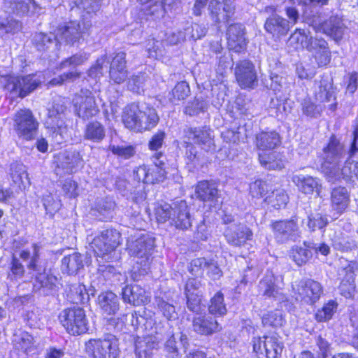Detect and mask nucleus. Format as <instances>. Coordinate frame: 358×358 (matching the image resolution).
<instances>
[{
	"mask_svg": "<svg viewBox=\"0 0 358 358\" xmlns=\"http://www.w3.org/2000/svg\"><path fill=\"white\" fill-rule=\"evenodd\" d=\"M67 103V99L57 96L47 108L44 125L48 129L52 143L55 145H61L69 137L66 124Z\"/></svg>",
	"mask_w": 358,
	"mask_h": 358,
	"instance_id": "obj_1",
	"label": "nucleus"
},
{
	"mask_svg": "<svg viewBox=\"0 0 358 358\" xmlns=\"http://www.w3.org/2000/svg\"><path fill=\"white\" fill-rule=\"evenodd\" d=\"M122 118L124 126L135 132L150 130L155 127L159 121L155 108L138 103L127 105L123 110Z\"/></svg>",
	"mask_w": 358,
	"mask_h": 358,
	"instance_id": "obj_2",
	"label": "nucleus"
},
{
	"mask_svg": "<svg viewBox=\"0 0 358 358\" xmlns=\"http://www.w3.org/2000/svg\"><path fill=\"white\" fill-rule=\"evenodd\" d=\"M155 241V238L148 234H142L136 239L129 238L127 241L129 254L137 258L135 268L140 275H144L150 271Z\"/></svg>",
	"mask_w": 358,
	"mask_h": 358,
	"instance_id": "obj_3",
	"label": "nucleus"
},
{
	"mask_svg": "<svg viewBox=\"0 0 358 358\" xmlns=\"http://www.w3.org/2000/svg\"><path fill=\"white\" fill-rule=\"evenodd\" d=\"M346 156L348 152L344 144L332 135L327 145L323 148V162L321 165L322 173L328 182L338 176L339 167Z\"/></svg>",
	"mask_w": 358,
	"mask_h": 358,
	"instance_id": "obj_4",
	"label": "nucleus"
},
{
	"mask_svg": "<svg viewBox=\"0 0 358 358\" xmlns=\"http://www.w3.org/2000/svg\"><path fill=\"white\" fill-rule=\"evenodd\" d=\"M85 346L87 354L92 358H117L120 355L118 340L113 334L90 339Z\"/></svg>",
	"mask_w": 358,
	"mask_h": 358,
	"instance_id": "obj_5",
	"label": "nucleus"
},
{
	"mask_svg": "<svg viewBox=\"0 0 358 358\" xmlns=\"http://www.w3.org/2000/svg\"><path fill=\"white\" fill-rule=\"evenodd\" d=\"M59 319L66 331L73 336L85 334L88 330V320L83 308L73 306L65 308L59 315Z\"/></svg>",
	"mask_w": 358,
	"mask_h": 358,
	"instance_id": "obj_6",
	"label": "nucleus"
},
{
	"mask_svg": "<svg viewBox=\"0 0 358 358\" xmlns=\"http://www.w3.org/2000/svg\"><path fill=\"white\" fill-rule=\"evenodd\" d=\"M91 24L84 21H70L59 25L55 30L59 45L61 43L73 46L84 41Z\"/></svg>",
	"mask_w": 358,
	"mask_h": 358,
	"instance_id": "obj_7",
	"label": "nucleus"
},
{
	"mask_svg": "<svg viewBox=\"0 0 358 358\" xmlns=\"http://www.w3.org/2000/svg\"><path fill=\"white\" fill-rule=\"evenodd\" d=\"M4 88L21 98H24L41 84V80L34 74L25 76H3L1 78Z\"/></svg>",
	"mask_w": 358,
	"mask_h": 358,
	"instance_id": "obj_8",
	"label": "nucleus"
},
{
	"mask_svg": "<svg viewBox=\"0 0 358 358\" xmlns=\"http://www.w3.org/2000/svg\"><path fill=\"white\" fill-rule=\"evenodd\" d=\"M13 129L17 135L27 141L34 138L38 122L29 109H20L13 115Z\"/></svg>",
	"mask_w": 358,
	"mask_h": 358,
	"instance_id": "obj_9",
	"label": "nucleus"
},
{
	"mask_svg": "<svg viewBox=\"0 0 358 358\" xmlns=\"http://www.w3.org/2000/svg\"><path fill=\"white\" fill-rule=\"evenodd\" d=\"M271 226L274 238L279 243L296 242L301 237V231L296 215L289 219L275 221Z\"/></svg>",
	"mask_w": 358,
	"mask_h": 358,
	"instance_id": "obj_10",
	"label": "nucleus"
},
{
	"mask_svg": "<svg viewBox=\"0 0 358 358\" xmlns=\"http://www.w3.org/2000/svg\"><path fill=\"white\" fill-rule=\"evenodd\" d=\"M252 343L253 352L258 358H278L283 349L282 342L275 335L255 337Z\"/></svg>",
	"mask_w": 358,
	"mask_h": 358,
	"instance_id": "obj_11",
	"label": "nucleus"
},
{
	"mask_svg": "<svg viewBox=\"0 0 358 358\" xmlns=\"http://www.w3.org/2000/svg\"><path fill=\"white\" fill-rule=\"evenodd\" d=\"M120 233L115 229H108L101 232L91 243V247L98 256L105 257L120 243Z\"/></svg>",
	"mask_w": 358,
	"mask_h": 358,
	"instance_id": "obj_12",
	"label": "nucleus"
},
{
	"mask_svg": "<svg viewBox=\"0 0 358 358\" xmlns=\"http://www.w3.org/2000/svg\"><path fill=\"white\" fill-rule=\"evenodd\" d=\"M264 12L268 15L264 23L265 31L275 39L286 36L291 28L289 21L278 15L273 6H266Z\"/></svg>",
	"mask_w": 358,
	"mask_h": 358,
	"instance_id": "obj_13",
	"label": "nucleus"
},
{
	"mask_svg": "<svg viewBox=\"0 0 358 358\" xmlns=\"http://www.w3.org/2000/svg\"><path fill=\"white\" fill-rule=\"evenodd\" d=\"M296 299L304 301L313 305L319 301L323 294V287L320 282L313 279L306 278L300 280L292 286Z\"/></svg>",
	"mask_w": 358,
	"mask_h": 358,
	"instance_id": "obj_14",
	"label": "nucleus"
},
{
	"mask_svg": "<svg viewBox=\"0 0 358 358\" xmlns=\"http://www.w3.org/2000/svg\"><path fill=\"white\" fill-rule=\"evenodd\" d=\"M75 110L78 116L88 119L96 115L98 106L92 92L88 90H81L73 99Z\"/></svg>",
	"mask_w": 358,
	"mask_h": 358,
	"instance_id": "obj_15",
	"label": "nucleus"
},
{
	"mask_svg": "<svg viewBox=\"0 0 358 358\" xmlns=\"http://www.w3.org/2000/svg\"><path fill=\"white\" fill-rule=\"evenodd\" d=\"M96 278L93 280L91 286L100 289L107 283L117 286L126 282L127 277L125 273L119 271L112 265H101L98 268Z\"/></svg>",
	"mask_w": 358,
	"mask_h": 358,
	"instance_id": "obj_16",
	"label": "nucleus"
},
{
	"mask_svg": "<svg viewBox=\"0 0 358 358\" xmlns=\"http://www.w3.org/2000/svg\"><path fill=\"white\" fill-rule=\"evenodd\" d=\"M357 153H358V126H356L352 132V141L350 143L349 150L348 152V157L344 162V165L339 167L338 176L335 178L330 179L329 182L334 183L340 181L341 178L345 180H351L354 177V172L355 169L357 168V162L351 160Z\"/></svg>",
	"mask_w": 358,
	"mask_h": 358,
	"instance_id": "obj_17",
	"label": "nucleus"
},
{
	"mask_svg": "<svg viewBox=\"0 0 358 358\" xmlns=\"http://www.w3.org/2000/svg\"><path fill=\"white\" fill-rule=\"evenodd\" d=\"M54 159L57 174L60 171L64 173H72L83 162L82 155L76 150L60 152L55 155Z\"/></svg>",
	"mask_w": 358,
	"mask_h": 358,
	"instance_id": "obj_18",
	"label": "nucleus"
},
{
	"mask_svg": "<svg viewBox=\"0 0 358 358\" xmlns=\"http://www.w3.org/2000/svg\"><path fill=\"white\" fill-rule=\"evenodd\" d=\"M206 271L207 275L213 280H219L223 275L217 261L212 259L199 257L192 259L189 271L194 275H201Z\"/></svg>",
	"mask_w": 358,
	"mask_h": 358,
	"instance_id": "obj_19",
	"label": "nucleus"
},
{
	"mask_svg": "<svg viewBox=\"0 0 358 358\" xmlns=\"http://www.w3.org/2000/svg\"><path fill=\"white\" fill-rule=\"evenodd\" d=\"M235 76L242 88L253 89L257 85V74L255 65L250 60L239 62L235 68Z\"/></svg>",
	"mask_w": 358,
	"mask_h": 358,
	"instance_id": "obj_20",
	"label": "nucleus"
},
{
	"mask_svg": "<svg viewBox=\"0 0 358 358\" xmlns=\"http://www.w3.org/2000/svg\"><path fill=\"white\" fill-rule=\"evenodd\" d=\"M306 50L311 53L319 66H326L331 61L329 44L322 37L311 36Z\"/></svg>",
	"mask_w": 358,
	"mask_h": 358,
	"instance_id": "obj_21",
	"label": "nucleus"
},
{
	"mask_svg": "<svg viewBox=\"0 0 358 358\" xmlns=\"http://www.w3.org/2000/svg\"><path fill=\"white\" fill-rule=\"evenodd\" d=\"M339 261V271L345 273V280H343L339 287L341 294L345 297H350L355 289L354 275L358 271V263L355 261H349L341 257Z\"/></svg>",
	"mask_w": 358,
	"mask_h": 358,
	"instance_id": "obj_22",
	"label": "nucleus"
},
{
	"mask_svg": "<svg viewBox=\"0 0 358 358\" xmlns=\"http://www.w3.org/2000/svg\"><path fill=\"white\" fill-rule=\"evenodd\" d=\"M224 235L229 244L240 247L247 241L251 240L253 234L246 225L238 223L227 226L224 229Z\"/></svg>",
	"mask_w": 358,
	"mask_h": 358,
	"instance_id": "obj_23",
	"label": "nucleus"
},
{
	"mask_svg": "<svg viewBox=\"0 0 358 358\" xmlns=\"http://www.w3.org/2000/svg\"><path fill=\"white\" fill-rule=\"evenodd\" d=\"M58 278L46 271L36 275L34 289L41 295L54 296L57 294L59 287L57 286Z\"/></svg>",
	"mask_w": 358,
	"mask_h": 358,
	"instance_id": "obj_24",
	"label": "nucleus"
},
{
	"mask_svg": "<svg viewBox=\"0 0 358 358\" xmlns=\"http://www.w3.org/2000/svg\"><path fill=\"white\" fill-rule=\"evenodd\" d=\"M294 4H302L303 16L306 22L315 26L320 24V8L328 3L329 0H290Z\"/></svg>",
	"mask_w": 358,
	"mask_h": 358,
	"instance_id": "obj_25",
	"label": "nucleus"
},
{
	"mask_svg": "<svg viewBox=\"0 0 358 358\" xmlns=\"http://www.w3.org/2000/svg\"><path fill=\"white\" fill-rule=\"evenodd\" d=\"M192 217L187 203L184 200L174 203L171 224L179 230H187L192 227Z\"/></svg>",
	"mask_w": 358,
	"mask_h": 358,
	"instance_id": "obj_26",
	"label": "nucleus"
},
{
	"mask_svg": "<svg viewBox=\"0 0 358 358\" xmlns=\"http://www.w3.org/2000/svg\"><path fill=\"white\" fill-rule=\"evenodd\" d=\"M192 329L199 335L208 336L221 331L222 326L214 317L200 315L194 317Z\"/></svg>",
	"mask_w": 358,
	"mask_h": 358,
	"instance_id": "obj_27",
	"label": "nucleus"
},
{
	"mask_svg": "<svg viewBox=\"0 0 358 358\" xmlns=\"http://www.w3.org/2000/svg\"><path fill=\"white\" fill-rule=\"evenodd\" d=\"M234 9L230 0H225L222 3L212 0L208 6L210 17L216 24L228 22L234 15Z\"/></svg>",
	"mask_w": 358,
	"mask_h": 358,
	"instance_id": "obj_28",
	"label": "nucleus"
},
{
	"mask_svg": "<svg viewBox=\"0 0 358 358\" xmlns=\"http://www.w3.org/2000/svg\"><path fill=\"white\" fill-rule=\"evenodd\" d=\"M122 297L124 303L138 306L148 303L150 296L144 288L134 284L126 285L122 289Z\"/></svg>",
	"mask_w": 358,
	"mask_h": 358,
	"instance_id": "obj_29",
	"label": "nucleus"
},
{
	"mask_svg": "<svg viewBox=\"0 0 358 358\" xmlns=\"http://www.w3.org/2000/svg\"><path fill=\"white\" fill-rule=\"evenodd\" d=\"M227 43L229 49L236 52L245 50L247 45L245 37V27L241 23L231 24L228 27Z\"/></svg>",
	"mask_w": 358,
	"mask_h": 358,
	"instance_id": "obj_30",
	"label": "nucleus"
},
{
	"mask_svg": "<svg viewBox=\"0 0 358 358\" xmlns=\"http://www.w3.org/2000/svg\"><path fill=\"white\" fill-rule=\"evenodd\" d=\"M109 76L110 80L116 84H121L127 78L128 71L124 52H117L113 58L110 64Z\"/></svg>",
	"mask_w": 358,
	"mask_h": 358,
	"instance_id": "obj_31",
	"label": "nucleus"
},
{
	"mask_svg": "<svg viewBox=\"0 0 358 358\" xmlns=\"http://www.w3.org/2000/svg\"><path fill=\"white\" fill-rule=\"evenodd\" d=\"M40 249L41 247L38 244L34 243L31 253L28 250H22L20 252V258L27 262L28 271L35 275L46 271L45 266L40 259Z\"/></svg>",
	"mask_w": 358,
	"mask_h": 358,
	"instance_id": "obj_32",
	"label": "nucleus"
},
{
	"mask_svg": "<svg viewBox=\"0 0 358 358\" xmlns=\"http://www.w3.org/2000/svg\"><path fill=\"white\" fill-rule=\"evenodd\" d=\"M195 194L199 200L208 203L210 206L215 205L220 198L216 185L207 180L200 181L197 184Z\"/></svg>",
	"mask_w": 358,
	"mask_h": 358,
	"instance_id": "obj_33",
	"label": "nucleus"
},
{
	"mask_svg": "<svg viewBox=\"0 0 358 358\" xmlns=\"http://www.w3.org/2000/svg\"><path fill=\"white\" fill-rule=\"evenodd\" d=\"M34 0H4L3 9L9 15L22 17L34 10Z\"/></svg>",
	"mask_w": 358,
	"mask_h": 358,
	"instance_id": "obj_34",
	"label": "nucleus"
},
{
	"mask_svg": "<svg viewBox=\"0 0 358 358\" xmlns=\"http://www.w3.org/2000/svg\"><path fill=\"white\" fill-rule=\"evenodd\" d=\"M260 293L267 297L280 302L285 300V296L275 283V278L272 274L266 275L259 283Z\"/></svg>",
	"mask_w": 358,
	"mask_h": 358,
	"instance_id": "obj_35",
	"label": "nucleus"
},
{
	"mask_svg": "<svg viewBox=\"0 0 358 358\" xmlns=\"http://www.w3.org/2000/svg\"><path fill=\"white\" fill-rule=\"evenodd\" d=\"M32 43L40 52L54 51L59 49L56 33H35L32 38Z\"/></svg>",
	"mask_w": 358,
	"mask_h": 358,
	"instance_id": "obj_36",
	"label": "nucleus"
},
{
	"mask_svg": "<svg viewBox=\"0 0 358 358\" xmlns=\"http://www.w3.org/2000/svg\"><path fill=\"white\" fill-rule=\"evenodd\" d=\"M281 143L280 135L274 130L262 131L256 134L255 145L259 150H273Z\"/></svg>",
	"mask_w": 358,
	"mask_h": 358,
	"instance_id": "obj_37",
	"label": "nucleus"
},
{
	"mask_svg": "<svg viewBox=\"0 0 358 358\" xmlns=\"http://www.w3.org/2000/svg\"><path fill=\"white\" fill-rule=\"evenodd\" d=\"M155 160L154 164L148 166V183L154 184L163 182L166 176V166L163 158H165L162 152H158L154 156Z\"/></svg>",
	"mask_w": 358,
	"mask_h": 358,
	"instance_id": "obj_38",
	"label": "nucleus"
},
{
	"mask_svg": "<svg viewBox=\"0 0 358 358\" xmlns=\"http://www.w3.org/2000/svg\"><path fill=\"white\" fill-rule=\"evenodd\" d=\"M84 268V257L79 252L64 256L62 259L61 270L63 273L74 275Z\"/></svg>",
	"mask_w": 358,
	"mask_h": 358,
	"instance_id": "obj_39",
	"label": "nucleus"
},
{
	"mask_svg": "<svg viewBox=\"0 0 358 358\" xmlns=\"http://www.w3.org/2000/svg\"><path fill=\"white\" fill-rule=\"evenodd\" d=\"M324 32L332 37L335 41L341 40L345 30L341 17L338 15H332L330 17L322 24Z\"/></svg>",
	"mask_w": 358,
	"mask_h": 358,
	"instance_id": "obj_40",
	"label": "nucleus"
},
{
	"mask_svg": "<svg viewBox=\"0 0 358 358\" xmlns=\"http://www.w3.org/2000/svg\"><path fill=\"white\" fill-rule=\"evenodd\" d=\"M332 208L338 213L342 214L349 206L350 193L345 187H337L332 189L331 194Z\"/></svg>",
	"mask_w": 358,
	"mask_h": 358,
	"instance_id": "obj_41",
	"label": "nucleus"
},
{
	"mask_svg": "<svg viewBox=\"0 0 358 358\" xmlns=\"http://www.w3.org/2000/svg\"><path fill=\"white\" fill-rule=\"evenodd\" d=\"M98 301L101 310L108 315H115L120 309V299L112 292L101 293Z\"/></svg>",
	"mask_w": 358,
	"mask_h": 358,
	"instance_id": "obj_42",
	"label": "nucleus"
},
{
	"mask_svg": "<svg viewBox=\"0 0 358 358\" xmlns=\"http://www.w3.org/2000/svg\"><path fill=\"white\" fill-rule=\"evenodd\" d=\"M186 136L194 143L209 147L212 143L210 129L206 127H187L184 130Z\"/></svg>",
	"mask_w": 358,
	"mask_h": 358,
	"instance_id": "obj_43",
	"label": "nucleus"
},
{
	"mask_svg": "<svg viewBox=\"0 0 358 358\" xmlns=\"http://www.w3.org/2000/svg\"><path fill=\"white\" fill-rule=\"evenodd\" d=\"M115 205V202L109 198L99 199L92 207L91 213L100 220L110 219Z\"/></svg>",
	"mask_w": 358,
	"mask_h": 358,
	"instance_id": "obj_44",
	"label": "nucleus"
},
{
	"mask_svg": "<svg viewBox=\"0 0 358 358\" xmlns=\"http://www.w3.org/2000/svg\"><path fill=\"white\" fill-rule=\"evenodd\" d=\"M261 165L268 170H280L285 167L286 158L280 152H272L259 154Z\"/></svg>",
	"mask_w": 358,
	"mask_h": 358,
	"instance_id": "obj_45",
	"label": "nucleus"
},
{
	"mask_svg": "<svg viewBox=\"0 0 358 358\" xmlns=\"http://www.w3.org/2000/svg\"><path fill=\"white\" fill-rule=\"evenodd\" d=\"M317 90L315 91L316 98L322 102H329L335 100V91L333 87L332 80L328 76H322L321 79L315 81Z\"/></svg>",
	"mask_w": 358,
	"mask_h": 358,
	"instance_id": "obj_46",
	"label": "nucleus"
},
{
	"mask_svg": "<svg viewBox=\"0 0 358 358\" xmlns=\"http://www.w3.org/2000/svg\"><path fill=\"white\" fill-rule=\"evenodd\" d=\"M292 181L298 187L299 189L304 194H312L316 191L318 194L321 185L319 180L310 176L294 175Z\"/></svg>",
	"mask_w": 358,
	"mask_h": 358,
	"instance_id": "obj_47",
	"label": "nucleus"
},
{
	"mask_svg": "<svg viewBox=\"0 0 358 358\" xmlns=\"http://www.w3.org/2000/svg\"><path fill=\"white\" fill-rule=\"evenodd\" d=\"M106 136L104 126L98 121L90 122L84 131V138L93 143L101 142Z\"/></svg>",
	"mask_w": 358,
	"mask_h": 358,
	"instance_id": "obj_48",
	"label": "nucleus"
},
{
	"mask_svg": "<svg viewBox=\"0 0 358 358\" xmlns=\"http://www.w3.org/2000/svg\"><path fill=\"white\" fill-rule=\"evenodd\" d=\"M158 342L152 336L138 339L135 342L136 358H147L152 354V350L157 348Z\"/></svg>",
	"mask_w": 358,
	"mask_h": 358,
	"instance_id": "obj_49",
	"label": "nucleus"
},
{
	"mask_svg": "<svg viewBox=\"0 0 358 358\" xmlns=\"http://www.w3.org/2000/svg\"><path fill=\"white\" fill-rule=\"evenodd\" d=\"M312 250L303 245V246H294L291 250V257L293 261L299 266L307 264L313 257Z\"/></svg>",
	"mask_w": 358,
	"mask_h": 358,
	"instance_id": "obj_50",
	"label": "nucleus"
},
{
	"mask_svg": "<svg viewBox=\"0 0 358 358\" xmlns=\"http://www.w3.org/2000/svg\"><path fill=\"white\" fill-rule=\"evenodd\" d=\"M338 309V303L330 300L318 309L315 314V319L318 322H325L330 320Z\"/></svg>",
	"mask_w": 358,
	"mask_h": 358,
	"instance_id": "obj_51",
	"label": "nucleus"
},
{
	"mask_svg": "<svg viewBox=\"0 0 358 358\" xmlns=\"http://www.w3.org/2000/svg\"><path fill=\"white\" fill-rule=\"evenodd\" d=\"M310 32L308 29H296L290 36L289 41L296 49H306L310 38Z\"/></svg>",
	"mask_w": 358,
	"mask_h": 358,
	"instance_id": "obj_52",
	"label": "nucleus"
},
{
	"mask_svg": "<svg viewBox=\"0 0 358 358\" xmlns=\"http://www.w3.org/2000/svg\"><path fill=\"white\" fill-rule=\"evenodd\" d=\"M10 171V175L14 183L24 185L26 181L29 182L26 167L22 163L17 162L12 163Z\"/></svg>",
	"mask_w": 358,
	"mask_h": 358,
	"instance_id": "obj_53",
	"label": "nucleus"
},
{
	"mask_svg": "<svg viewBox=\"0 0 358 358\" xmlns=\"http://www.w3.org/2000/svg\"><path fill=\"white\" fill-rule=\"evenodd\" d=\"M155 304L159 311L168 320H175L177 317V313L175 306L166 301L163 297L156 296Z\"/></svg>",
	"mask_w": 358,
	"mask_h": 358,
	"instance_id": "obj_54",
	"label": "nucleus"
},
{
	"mask_svg": "<svg viewBox=\"0 0 358 358\" xmlns=\"http://www.w3.org/2000/svg\"><path fill=\"white\" fill-rule=\"evenodd\" d=\"M209 313L222 316L227 313V308L224 303V295L221 292H217L210 299L208 306Z\"/></svg>",
	"mask_w": 358,
	"mask_h": 358,
	"instance_id": "obj_55",
	"label": "nucleus"
},
{
	"mask_svg": "<svg viewBox=\"0 0 358 358\" xmlns=\"http://www.w3.org/2000/svg\"><path fill=\"white\" fill-rule=\"evenodd\" d=\"M329 224V220L327 215L320 213H310L308 216L307 227L311 231L322 230Z\"/></svg>",
	"mask_w": 358,
	"mask_h": 358,
	"instance_id": "obj_56",
	"label": "nucleus"
},
{
	"mask_svg": "<svg viewBox=\"0 0 358 358\" xmlns=\"http://www.w3.org/2000/svg\"><path fill=\"white\" fill-rule=\"evenodd\" d=\"M266 201L275 209H280L286 206L289 196L284 189H280L273 191Z\"/></svg>",
	"mask_w": 358,
	"mask_h": 358,
	"instance_id": "obj_57",
	"label": "nucleus"
},
{
	"mask_svg": "<svg viewBox=\"0 0 358 358\" xmlns=\"http://www.w3.org/2000/svg\"><path fill=\"white\" fill-rule=\"evenodd\" d=\"M208 108V101L202 96H196L187 103L185 108V113L190 116L198 115L204 112Z\"/></svg>",
	"mask_w": 358,
	"mask_h": 358,
	"instance_id": "obj_58",
	"label": "nucleus"
},
{
	"mask_svg": "<svg viewBox=\"0 0 358 358\" xmlns=\"http://www.w3.org/2000/svg\"><path fill=\"white\" fill-rule=\"evenodd\" d=\"M190 93V88L188 83L185 81L178 83L172 90L170 101L176 104L177 101L185 99Z\"/></svg>",
	"mask_w": 358,
	"mask_h": 358,
	"instance_id": "obj_59",
	"label": "nucleus"
},
{
	"mask_svg": "<svg viewBox=\"0 0 358 358\" xmlns=\"http://www.w3.org/2000/svg\"><path fill=\"white\" fill-rule=\"evenodd\" d=\"M300 107L303 115L309 117L317 118L322 113V108L312 101L310 98L306 97L301 100Z\"/></svg>",
	"mask_w": 358,
	"mask_h": 358,
	"instance_id": "obj_60",
	"label": "nucleus"
},
{
	"mask_svg": "<svg viewBox=\"0 0 358 358\" xmlns=\"http://www.w3.org/2000/svg\"><path fill=\"white\" fill-rule=\"evenodd\" d=\"M174 203L172 205L164 203L158 205L155 210L156 219L159 223H164L169 220L171 222V217L173 214Z\"/></svg>",
	"mask_w": 358,
	"mask_h": 358,
	"instance_id": "obj_61",
	"label": "nucleus"
},
{
	"mask_svg": "<svg viewBox=\"0 0 358 358\" xmlns=\"http://www.w3.org/2000/svg\"><path fill=\"white\" fill-rule=\"evenodd\" d=\"M25 273L24 266L20 260L15 256H13L10 264V271L8 273V278L10 280L21 279Z\"/></svg>",
	"mask_w": 358,
	"mask_h": 358,
	"instance_id": "obj_62",
	"label": "nucleus"
},
{
	"mask_svg": "<svg viewBox=\"0 0 358 358\" xmlns=\"http://www.w3.org/2000/svg\"><path fill=\"white\" fill-rule=\"evenodd\" d=\"M146 80V76L145 73H138V75H133L127 82V88L129 90L136 94H141L144 92L145 82Z\"/></svg>",
	"mask_w": 358,
	"mask_h": 358,
	"instance_id": "obj_63",
	"label": "nucleus"
},
{
	"mask_svg": "<svg viewBox=\"0 0 358 358\" xmlns=\"http://www.w3.org/2000/svg\"><path fill=\"white\" fill-rule=\"evenodd\" d=\"M33 337L28 333L23 332L20 335H15L13 343L15 348L24 352H27L33 345Z\"/></svg>",
	"mask_w": 358,
	"mask_h": 358,
	"instance_id": "obj_64",
	"label": "nucleus"
}]
</instances>
